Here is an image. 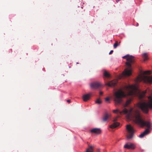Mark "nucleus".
<instances>
[{
	"label": "nucleus",
	"instance_id": "13",
	"mask_svg": "<svg viewBox=\"0 0 152 152\" xmlns=\"http://www.w3.org/2000/svg\"><path fill=\"white\" fill-rule=\"evenodd\" d=\"M120 124L119 123L115 122L110 125V127L111 129H114L119 126Z\"/></svg>",
	"mask_w": 152,
	"mask_h": 152
},
{
	"label": "nucleus",
	"instance_id": "1",
	"mask_svg": "<svg viewBox=\"0 0 152 152\" xmlns=\"http://www.w3.org/2000/svg\"><path fill=\"white\" fill-rule=\"evenodd\" d=\"M135 123L141 127L146 126L147 129L140 134L139 135V137L142 138L145 135L148 134L150 131L149 129H150L151 124L149 121H144L141 116L140 113L138 111H135Z\"/></svg>",
	"mask_w": 152,
	"mask_h": 152
},
{
	"label": "nucleus",
	"instance_id": "17",
	"mask_svg": "<svg viewBox=\"0 0 152 152\" xmlns=\"http://www.w3.org/2000/svg\"><path fill=\"white\" fill-rule=\"evenodd\" d=\"M103 75L104 76L107 77H109L110 76V75L106 70L104 71Z\"/></svg>",
	"mask_w": 152,
	"mask_h": 152
},
{
	"label": "nucleus",
	"instance_id": "24",
	"mask_svg": "<svg viewBox=\"0 0 152 152\" xmlns=\"http://www.w3.org/2000/svg\"><path fill=\"white\" fill-rule=\"evenodd\" d=\"M71 102V100L70 99L67 100V102L68 103H70Z\"/></svg>",
	"mask_w": 152,
	"mask_h": 152
},
{
	"label": "nucleus",
	"instance_id": "18",
	"mask_svg": "<svg viewBox=\"0 0 152 152\" xmlns=\"http://www.w3.org/2000/svg\"><path fill=\"white\" fill-rule=\"evenodd\" d=\"M119 44H118V42L116 41L115 43H114L113 45V47L114 48H117V47L119 45Z\"/></svg>",
	"mask_w": 152,
	"mask_h": 152
},
{
	"label": "nucleus",
	"instance_id": "16",
	"mask_svg": "<svg viewBox=\"0 0 152 152\" xmlns=\"http://www.w3.org/2000/svg\"><path fill=\"white\" fill-rule=\"evenodd\" d=\"M132 101V99H129L126 102L125 104L124 105V107H127L130 104Z\"/></svg>",
	"mask_w": 152,
	"mask_h": 152
},
{
	"label": "nucleus",
	"instance_id": "12",
	"mask_svg": "<svg viewBox=\"0 0 152 152\" xmlns=\"http://www.w3.org/2000/svg\"><path fill=\"white\" fill-rule=\"evenodd\" d=\"M94 148V146H93L89 145L87 148L86 152H93Z\"/></svg>",
	"mask_w": 152,
	"mask_h": 152
},
{
	"label": "nucleus",
	"instance_id": "21",
	"mask_svg": "<svg viewBox=\"0 0 152 152\" xmlns=\"http://www.w3.org/2000/svg\"><path fill=\"white\" fill-rule=\"evenodd\" d=\"M110 99L108 97H107L105 99V100L106 101H108Z\"/></svg>",
	"mask_w": 152,
	"mask_h": 152
},
{
	"label": "nucleus",
	"instance_id": "2",
	"mask_svg": "<svg viewBox=\"0 0 152 152\" xmlns=\"http://www.w3.org/2000/svg\"><path fill=\"white\" fill-rule=\"evenodd\" d=\"M123 58H126L128 61L126 62V65L129 67V69H126L123 72L124 76H129L132 74V70L131 69V64L133 63L134 61V57L132 55H127L123 57Z\"/></svg>",
	"mask_w": 152,
	"mask_h": 152
},
{
	"label": "nucleus",
	"instance_id": "3",
	"mask_svg": "<svg viewBox=\"0 0 152 152\" xmlns=\"http://www.w3.org/2000/svg\"><path fill=\"white\" fill-rule=\"evenodd\" d=\"M126 96L124 92L121 89H119L114 94V100L116 104H121L122 101V98Z\"/></svg>",
	"mask_w": 152,
	"mask_h": 152
},
{
	"label": "nucleus",
	"instance_id": "9",
	"mask_svg": "<svg viewBox=\"0 0 152 152\" xmlns=\"http://www.w3.org/2000/svg\"><path fill=\"white\" fill-rule=\"evenodd\" d=\"M101 86L100 83L98 82H94L91 84L90 86L92 88L97 89Z\"/></svg>",
	"mask_w": 152,
	"mask_h": 152
},
{
	"label": "nucleus",
	"instance_id": "11",
	"mask_svg": "<svg viewBox=\"0 0 152 152\" xmlns=\"http://www.w3.org/2000/svg\"><path fill=\"white\" fill-rule=\"evenodd\" d=\"M92 95L91 93L83 95V98L84 101L86 102L89 99L90 96Z\"/></svg>",
	"mask_w": 152,
	"mask_h": 152
},
{
	"label": "nucleus",
	"instance_id": "4",
	"mask_svg": "<svg viewBox=\"0 0 152 152\" xmlns=\"http://www.w3.org/2000/svg\"><path fill=\"white\" fill-rule=\"evenodd\" d=\"M126 129L127 131V134L126 138L128 140L131 139L133 137L134 133L133 128L130 125H128L126 126Z\"/></svg>",
	"mask_w": 152,
	"mask_h": 152
},
{
	"label": "nucleus",
	"instance_id": "19",
	"mask_svg": "<svg viewBox=\"0 0 152 152\" xmlns=\"http://www.w3.org/2000/svg\"><path fill=\"white\" fill-rule=\"evenodd\" d=\"M102 102L99 99H97L96 101H95V103L98 104H100Z\"/></svg>",
	"mask_w": 152,
	"mask_h": 152
},
{
	"label": "nucleus",
	"instance_id": "20",
	"mask_svg": "<svg viewBox=\"0 0 152 152\" xmlns=\"http://www.w3.org/2000/svg\"><path fill=\"white\" fill-rule=\"evenodd\" d=\"M144 73L146 74H151V72L150 71H146L144 72Z\"/></svg>",
	"mask_w": 152,
	"mask_h": 152
},
{
	"label": "nucleus",
	"instance_id": "10",
	"mask_svg": "<svg viewBox=\"0 0 152 152\" xmlns=\"http://www.w3.org/2000/svg\"><path fill=\"white\" fill-rule=\"evenodd\" d=\"M91 132L92 133H94L96 134H99L101 132V130L99 128H94L91 129Z\"/></svg>",
	"mask_w": 152,
	"mask_h": 152
},
{
	"label": "nucleus",
	"instance_id": "5",
	"mask_svg": "<svg viewBox=\"0 0 152 152\" xmlns=\"http://www.w3.org/2000/svg\"><path fill=\"white\" fill-rule=\"evenodd\" d=\"M132 111L133 109L132 108H131L129 110H128L126 108H124L122 111H120L119 110L117 109L115 110H113V112L114 113H116L117 112H118L121 115L122 114H128V116L130 117L132 115Z\"/></svg>",
	"mask_w": 152,
	"mask_h": 152
},
{
	"label": "nucleus",
	"instance_id": "23",
	"mask_svg": "<svg viewBox=\"0 0 152 152\" xmlns=\"http://www.w3.org/2000/svg\"><path fill=\"white\" fill-rule=\"evenodd\" d=\"M113 50H111L110 51L109 53V54H110V55L111 54H112L113 53Z\"/></svg>",
	"mask_w": 152,
	"mask_h": 152
},
{
	"label": "nucleus",
	"instance_id": "25",
	"mask_svg": "<svg viewBox=\"0 0 152 152\" xmlns=\"http://www.w3.org/2000/svg\"><path fill=\"white\" fill-rule=\"evenodd\" d=\"M103 92L101 91H100L99 92V94L100 95H102V94H103Z\"/></svg>",
	"mask_w": 152,
	"mask_h": 152
},
{
	"label": "nucleus",
	"instance_id": "8",
	"mask_svg": "<svg viewBox=\"0 0 152 152\" xmlns=\"http://www.w3.org/2000/svg\"><path fill=\"white\" fill-rule=\"evenodd\" d=\"M118 81L116 80H114L109 81L108 83H106V85L109 87H113L115 86L117 83Z\"/></svg>",
	"mask_w": 152,
	"mask_h": 152
},
{
	"label": "nucleus",
	"instance_id": "22",
	"mask_svg": "<svg viewBox=\"0 0 152 152\" xmlns=\"http://www.w3.org/2000/svg\"><path fill=\"white\" fill-rule=\"evenodd\" d=\"M118 117H116L113 120V121L115 122L117 121V118H118Z\"/></svg>",
	"mask_w": 152,
	"mask_h": 152
},
{
	"label": "nucleus",
	"instance_id": "14",
	"mask_svg": "<svg viewBox=\"0 0 152 152\" xmlns=\"http://www.w3.org/2000/svg\"><path fill=\"white\" fill-rule=\"evenodd\" d=\"M142 56L144 61H146L148 59V54L147 53H143L142 54Z\"/></svg>",
	"mask_w": 152,
	"mask_h": 152
},
{
	"label": "nucleus",
	"instance_id": "6",
	"mask_svg": "<svg viewBox=\"0 0 152 152\" xmlns=\"http://www.w3.org/2000/svg\"><path fill=\"white\" fill-rule=\"evenodd\" d=\"M135 86L133 85L126 86H124V89L125 91L128 92L129 95H132L134 94V90Z\"/></svg>",
	"mask_w": 152,
	"mask_h": 152
},
{
	"label": "nucleus",
	"instance_id": "7",
	"mask_svg": "<svg viewBox=\"0 0 152 152\" xmlns=\"http://www.w3.org/2000/svg\"><path fill=\"white\" fill-rule=\"evenodd\" d=\"M124 148L128 149H134L135 146L133 144L130 143H127L124 146Z\"/></svg>",
	"mask_w": 152,
	"mask_h": 152
},
{
	"label": "nucleus",
	"instance_id": "15",
	"mask_svg": "<svg viewBox=\"0 0 152 152\" xmlns=\"http://www.w3.org/2000/svg\"><path fill=\"white\" fill-rule=\"evenodd\" d=\"M110 116V115L106 113L104 116L103 118V121L105 122Z\"/></svg>",
	"mask_w": 152,
	"mask_h": 152
},
{
	"label": "nucleus",
	"instance_id": "26",
	"mask_svg": "<svg viewBox=\"0 0 152 152\" xmlns=\"http://www.w3.org/2000/svg\"><path fill=\"white\" fill-rule=\"evenodd\" d=\"M99 150H100V149H97V151H99Z\"/></svg>",
	"mask_w": 152,
	"mask_h": 152
}]
</instances>
